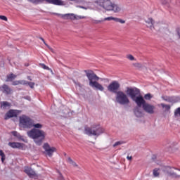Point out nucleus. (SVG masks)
Here are the masks:
<instances>
[{
    "label": "nucleus",
    "mask_w": 180,
    "mask_h": 180,
    "mask_svg": "<svg viewBox=\"0 0 180 180\" xmlns=\"http://www.w3.org/2000/svg\"><path fill=\"white\" fill-rule=\"evenodd\" d=\"M0 19L1 20H4L5 22H8V18H6L5 15H0Z\"/></svg>",
    "instance_id": "37"
},
{
    "label": "nucleus",
    "mask_w": 180,
    "mask_h": 180,
    "mask_svg": "<svg viewBox=\"0 0 180 180\" xmlns=\"http://www.w3.org/2000/svg\"><path fill=\"white\" fill-rule=\"evenodd\" d=\"M8 146L11 148H18L19 150L23 148V143L19 142H9Z\"/></svg>",
    "instance_id": "17"
},
{
    "label": "nucleus",
    "mask_w": 180,
    "mask_h": 180,
    "mask_svg": "<svg viewBox=\"0 0 180 180\" xmlns=\"http://www.w3.org/2000/svg\"><path fill=\"white\" fill-rule=\"evenodd\" d=\"M12 85L16 86V85H20V80H15L12 82Z\"/></svg>",
    "instance_id": "32"
},
{
    "label": "nucleus",
    "mask_w": 180,
    "mask_h": 180,
    "mask_svg": "<svg viewBox=\"0 0 180 180\" xmlns=\"http://www.w3.org/2000/svg\"><path fill=\"white\" fill-rule=\"evenodd\" d=\"M1 161H2V162H4V161H5V157H1Z\"/></svg>",
    "instance_id": "49"
},
{
    "label": "nucleus",
    "mask_w": 180,
    "mask_h": 180,
    "mask_svg": "<svg viewBox=\"0 0 180 180\" xmlns=\"http://www.w3.org/2000/svg\"><path fill=\"white\" fill-rule=\"evenodd\" d=\"M169 169H171V167H168V166H165L163 167H162V170L163 171V172H166L167 174H168V171H169Z\"/></svg>",
    "instance_id": "28"
},
{
    "label": "nucleus",
    "mask_w": 180,
    "mask_h": 180,
    "mask_svg": "<svg viewBox=\"0 0 180 180\" xmlns=\"http://www.w3.org/2000/svg\"><path fill=\"white\" fill-rule=\"evenodd\" d=\"M134 113L136 117H143V112L140 110L139 107H136L134 110Z\"/></svg>",
    "instance_id": "18"
},
{
    "label": "nucleus",
    "mask_w": 180,
    "mask_h": 180,
    "mask_svg": "<svg viewBox=\"0 0 180 180\" xmlns=\"http://www.w3.org/2000/svg\"><path fill=\"white\" fill-rule=\"evenodd\" d=\"M60 16L62 19H71V20H75V19H84V18H85L82 16L75 15L74 13L63 14L60 15Z\"/></svg>",
    "instance_id": "12"
},
{
    "label": "nucleus",
    "mask_w": 180,
    "mask_h": 180,
    "mask_svg": "<svg viewBox=\"0 0 180 180\" xmlns=\"http://www.w3.org/2000/svg\"><path fill=\"white\" fill-rule=\"evenodd\" d=\"M116 101L120 105H129L130 103V99H129V97L127 96V94L122 91H119L117 92L116 97H115Z\"/></svg>",
    "instance_id": "7"
},
{
    "label": "nucleus",
    "mask_w": 180,
    "mask_h": 180,
    "mask_svg": "<svg viewBox=\"0 0 180 180\" xmlns=\"http://www.w3.org/2000/svg\"><path fill=\"white\" fill-rule=\"evenodd\" d=\"M1 90L5 95H12L13 94V90L8 84H3Z\"/></svg>",
    "instance_id": "13"
},
{
    "label": "nucleus",
    "mask_w": 180,
    "mask_h": 180,
    "mask_svg": "<svg viewBox=\"0 0 180 180\" xmlns=\"http://www.w3.org/2000/svg\"><path fill=\"white\" fill-rule=\"evenodd\" d=\"M58 174H59L58 179L64 180V177L63 176V174H61V173L60 172H58Z\"/></svg>",
    "instance_id": "41"
},
{
    "label": "nucleus",
    "mask_w": 180,
    "mask_h": 180,
    "mask_svg": "<svg viewBox=\"0 0 180 180\" xmlns=\"http://www.w3.org/2000/svg\"><path fill=\"white\" fill-rule=\"evenodd\" d=\"M127 58H128V60H130L131 61L134 60V57L133 55H127Z\"/></svg>",
    "instance_id": "36"
},
{
    "label": "nucleus",
    "mask_w": 180,
    "mask_h": 180,
    "mask_svg": "<svg viewBox=\"0 0 180 180\" xmlns=\"http://www.w3.org/2000/svg\"><path fill=\"white\" fill-rule=\"evenodd\" d=\"M11 103L8 101L1 102V108L5 109V108H10Z\"/></svg>",
    "instance_id": "21"
},
{
    "label": "nucleus",
    "mask_w": 180,
    "mask_h": 180,
    "mask_svg": "<svg viewBox=\"0 0 180 180\" xmlns=\"http://www.w3.org/2000/svg\"><path fill=\"white\" fill-rule=\"evenodd\" d=\"M24 172H25V174H27V175H28L30 178H34V176H37V174H36L34 170L29 167L25 168Z\"/></svg>",
    "instance_id": "14"
},
{
    "label": "nucleus",
    "mask_w": 180,
    "mask_h": 180,
    "mask_svg": "<svg viewBox=\"0 0 180 180\" xmlns=\"http://www.w3.org/2000/svg\"><path fill=\"white\" fill-rule=\"evenodd\" d=\"M134 66L136 68H143V65L141 63H134Z\"/></svg>",
    "instance_id": "31"
},
{
    "label": "nucleus",
    "mask_w": 180,
    "mask_h": 180,
    "mask_svg": "<svg viewBox=\"0 0 180 180\" xmlns=\"http://www.w3.org/2000/svg\"><path fill=\"white\" fill-rule=\"evenodd\" d=\"M176 115H180V107L178 108L177 109H176V110L174 112V116H176Z\"/></svg>",
    "instance_id": "38"
},
{
    "label": "nucleus",
    "mask_w": 180,
    "mask_h": 180,
    "mask_svg": "<svg viewBox=\"0 0 180 180\" xmlns=\"http://www.w3.org/2000/svg\"><path fill=\"white\" fill-rule=\"evenodd\" d=\"M103 20V21H105V20H108V21L113 20V17L112 16L107 17V18H105Z\"/></svg>",
    "instance_id": "39"
},
{
    "label": "nucleus",
    "mask_w": 180,
    "mask_h": 180,
    "mask_svg": "<svg viewBox=\"0 0 180 180\" xmlns=\"http://www.w3.org/2000/svg\"><path fill=\"white\" fill-rule=\"evenodd\" d=\"M142 108L143 110L146 112V113H149V115H153L154 113V109H155V106L148 103L147 102Z\"/></svg>",
    "instance_id": "11"
},
{
    "label": "nucleus",
    "mask_w": 180,
    "mask_h": 180,
    "mask_svg": "<svg viewBox=\"0 0 180 180\" xmlns=\"http://www.w3.org/2000/svg\"><path fill=\"white\" fill-rule=\"evenodd\" d=\"M146 23L148 24V27H150V29L154 27V20H153V18H149L146 20Z\"/></svg>",
    "instance_id": "20"
},
{
    "label": "nucleus",
    "mask_w": 180,
    "mask_h": 180,
    "mask_svg": "<svg viewBox=\"0 0 180 180\" xmlns=\"http://www.w3.org/2000/svg\"><path fill=\"white\" fill-rule=\"evenodd\" d=\"M28 82L26 80H20V85H27Z\"/></svg>",
    "instance_id": "35"
},
{
    "label": "nucleus",
    "mask_w": 180,
    "mask_h": 180,
    "mask_svg": "<svg viewBox=\"0 0 180 180\" xmlns=\"http://www.w3.org/2000/svg\"><path fill=\"white\" fill-rule=\"evenodd\" d=\"M101 81H106L107 82H109L108 79H101Z\"/></svg>",
    "instance_id": "47"
},
{
    "label": "nucleus",
    "mask_w": 180,
    "mask_h": 180,
    "mask_svg": "<svg viewBox=\"0 0 180 180\" xmlns=\"http://www.w3.org/2000/svg\"><path fill=\"white\" fill-rule=\"evenodd\" d=\"M151 98H153V96H151V94L150 93L145 94L144 96V99H146V101H151Z\"/></svg>",
    "instance_id": "26"
},
{
    "label": "nucleus",
    "mask_w": 180,
    "mask_h": 180,
    "mask_svg": "<svg viewBox=\"0 0 180 180\" xmlns=\"http://www.w3.org/2000/svg\"><path fill=\"white\" fill-rule=\"evenodd\" d=\"M124 141H117L115 143V144L112 145V147H117V146H122V144H124Z\"/></svg>",
    "instance_id": "27"
},
{
    "label": "nucleus",
    "mask_w": 180,
    "mask_h": 180,
    "mask_svg": "<svg viewBox=\"0 0 180 180\" xmlns=\"http://www.w3.org/2000/svg\"><path fill=\"white\" fill-rule=\"evenodd\" d=\"M32 4H35V5H39V4H43L45 2L46 4H51V5H56L58 6H63L64 5V1L63 0H27Z\"/></svg>",
    "instance_id": "8"
},
{
    "label": "nucleus",
    "mask_w": 180,
    "mask_h": 180,
    "mask_svg": "<svg viewBox=\"0 0 180 180\" xmlns=\"http://www.w3.org/2000/svg\"><path fill=\"white\" fill-rule=\"evenodd\" d=\"M11 134H13V136H14V137H17V139L22 140V136L18 131H11Z\"/></svg>",
    "instance_id": "23"
},
{
    "label": "nucleus",
    "mask_w": 180,
    "mask_h": 180,
    "mask_svg": "<svg viewBox=\"0 0 180 180\" xmlns=\"http://www.w3.org/2000/svg\"><path fill=\"white\" fill-rule=\"evenodd\" d=\"M30 81H32V79H30Z\"/></svg>",
    "instance_id": "51"
},
{
    "label": "nucleus",
    "mask_w": 180,
    "mask_h": 180,
    "mask_svg": "<svg viewBox=\"0 0 180 180\" xmlns=\"http://www.w3.org/2000/svg\"><path fill=\"white\" fill-rule=\"evenodd\" d=\"M156 158H157V156L155 155H153V156H152V160L154 161L155 160H156Z\"/></svg>",
    "instance_id": "45"
},
{
    "label": "nucleus",
    "mask_w": 180,
    "mask_h": 180,
    "mask_svg": "<svg viewBox=\"0 0 180 180\" xmlns=\"http://www.w3.org/2000/svg\"><path fill=\"white\" fill-rule=\"evenodd\" d=\"M105 132V129L101 127L99 124H93L91 127H86L84 128V133L87 136H96L98 137L101 134Z\"/></svg>",
    "instance_id": "4"
},
{
    "label": "nucleus",
    "mask_w": 180,
    "mask_h": 180,
    "mask_svg": "<svg viewBox=\"0 0 180 180\" xmlns=\"http://www.w3.org/2000/svg\"><path fill=\"white\" fill-rule=\"evenodd\" d=\"M172 175L174 176V178H180V176H178L177 174H176V173H173L172 174Z\"/></svg>",
    "instance_id": "43"
},
{
    "label": "nucleus",
    "mask_w": 180,
    "mask_h": 180,
    "mask_svg": "<svg viewBox=\"0 0 180 180\" xmlns=\"http://www.w3.org/2000/svg\"><path fill=\"white\" fill-rule=\"evenodd\" d=\"M120 88V84L117 81H112L107 87L109 92L117 94V91Z\"/></svg>",
    "instance_id": "9"
},
{
    "label": "nucleus",
    "mask_w": 180,
    "mask_h": 180,
    "mask_svg": "<svg viewBox=\"0 0 180 180\" xmlns=\"http://www.w3.org/2000/svg\"><path fill=\"white\" fill-rule=\"evenodd\" d=\"M165 101L172 103H176V102H178V98L175 96L167 97V98H165Z\"/></svg>",
    "instance_id": "19"
},
{
    "label": "nucleus",
    "mask_w": 180,
    "mask_h": 180,
    "mask_svg": "<svg viewBox=\"0 0 180 180\" xmlns=\"http://www.w3.org/2000/svg\"><path fill=\"white\" fill-rule=\"evenodd\" d=\"M92 23H94V25H98L99 23H102V22H103V20H91Z\"/></svg>",
    "instance_id": "30"
},
{
    "label": "nucleus",
    "mask_w": 180,
    "mask_h": 180,
    "mask_svg": "<svg viewBox=\"0 0 180 180\" xmlns=\"http://www.w3.org/2000/svg\"><path fill=\"white\" fill-rule=\"evenodd\" d=\"M153 176L155 178L160 176V169L155 168L153 169Z\"/></svg>",
    "instance_id": "24"
},
{
    "label": "nucleus",
    "mask_w": 180,
    "mask_h": 180,
    "mask_svg": "<svg viewBox=\"0 0 180 180\" xmlns=\"http://www.w3.org/2000/svg\"><path fill=\"white\" fill-rule=\"evenodd\" d=\"M15 78H16V75H13V73H11L7 76L8 81H9V79H15Z\"/></svg>",
    "instance_id": "29"
},
{
    "label": "nucleus",
    "mask_w": 180,
    "mask_h": 180,
    "mask_svg": "<svg viewBox=\"0 0 180 180\" xmlns=\"http://www.w3.org/2000/svg\"><path fill=\"white\" fill-rule=\"evenodd\" d=\"M79 8H81L82 9H86V7L82 6H79Z\"/></svg>",
    "instance_id": "48"
},
{
    "label": "nucleus",
    "mask_w": 180,
    "mask_h": 180,
    "mask_svg": "<svg viewBox=\"0 0 180 180\" xmlns=\"http://www.w3.org/2000/svg\"><path fill=\"white\" fill-rule=\"evenodd\" d=\"M122 11V7L116 4L112 3L111 4V9L110 10V12H114V13H119Z\"/></svg>",
    "instance_id": "16"
},
{
    "label": "nucleus",
    "mask_w": 180,
    "mask_h": 180,
    "mask_svg": "<svg viewBox=\"0 0 180 180\" xmlns=\"http://www.w3.org/2000/svg\"><path fill=\"white\" fill-rule=\"evenodd\" d=\"M27 85L30 86V88L33 89L34 88L35 84H34V82H28Z\"/></svg>",
    "instance_id": "33"
},
{
    "label": "nucleus",
    "mask_w": 180,
    "mask_h": 180,
    "mask_svg": "<svg viewBox=\"0 0 180 180\" xmlns=\"http://www.w3.org/2000/svg\"><path fill=\"white\" fill-rule=\"evenodd\" d=\"M67 162H68L69 164H71V165H72L73 167H76L78 168V165H77V163L74 162V160H72L71 158H68Z\"/></svg>",
    "instance_id": "22"
},
{
    "label": "nucleus",
    "mask_w": 180,
    "mask_h": 180,
    "mask_svg": "<svg viewBox=\"0 0 180 180\" xmlns=\"http://www.w3.org/2000/svg\"><path fill=\"white\" fill-rule=\"evenodd\" d=\"M41 67L44 70H50V68H49V66H46L45 64H41Z\"/></svg>",
    "instance_id": "40"
},
{
    "label": "nucleus",
    "mask_w": 180,
    "mask_h": 180,
    "mask_svg": "<svg viewBox=\"0 0 180 180\" xmlns=\"http://www.w3.org/2000/svg\"><path fill=\"white\" fill-rule=\"evenodd\" d=\"M140 94V89L136 87H127V94L136 103L138 108H143L146 101Z\"/></svg>",
    "instance_id": "2"
},
{
    "label": "nucleus",
    "mask_w": 180,
    "mask_h": 180,
    "mask_svg": "<svg viewBox=\"0 0 180 180\" xmlns=\"http://www.w3.org/2000/svg\"><path fill=\"white\" fill-rule=\"evenodd\" d=\"M0 157H5V153L2 150H0Z\"/></svg>",
    "instance_id": "42"
},
{
    "label": "nucleus",
    "mask_w": 180,
    "mask_h": 180,
    "mask_svg": "<svg viewBox=\"0 0 180 180\" xmlns=\"http://www.w3.org/2000/svg\"><path fill=\"white\" fill-rule=\"evenodd\" d=\"M127 158L129 161H131L132 157L131 156H127Z\"/></svg>",
    "instance_id": "46"
},
{
    "label": "nucleus",
    "mask_w": 180,
    "mask_h": 180,
    "mask_svg": "<svg viewBox=\"0 0 180 180\" xmlns=\"http://www.w3.org/2000/svg\"><path fill=\"white\" fill-rule=\"evenodd\" d=\"M18 114L15 110H10L6 113L4 119L5 120H8V119H11V117H16Z\"/></svg>",
    "instance_id": "15"
},
{
    "label": "nucleus",
    "mask_w": 180,
    "mask_h": 180,
    "mask_svg": "<svg viewBox=\"0 0 180 180\" xmlns=\"http://www.w3.org/2000/svg\"><path fill=\"white\" fill-rule=\"evenodd\" d=\"M20 127L22 129H32L33 127V120L26 115L20 117Z\"/></svg>",
    "instance_id": "5"
},
{
    "label": "nucleus",
    "mask_w": 180,
    "mask_h": 180,
    "mask_svg": "<svg viewBox=\"0 0 180 180\" xmlns=\"http://www.w3.org/2000/svg\"><path fill=\"white\" fill-rule=\"evenodd\" d=\"M63 154H64L65 157L67 156V153H64Z\"/></svg>",
    "instance_id": "50"
},
{
    "label": "nucleus",
    "mask_w": 180,
    "mask_h": 180,
    "mask_svg": "<svg viewBox=\"0 0 180 180\" xmlns=\"http://www.w3.org/2000/svg\"><path fill=\"white\" fill-rule=\"evenodd\" d=\"M43 148L46 155H49L50 158L53 157V154L57 151V148H56V147H51L49 143H45L43 146Z\"/></svg>",
    "instance_id": "10"
},
{
    "label": "nucleus",
    "mask_w": 180,
    "mask_h": 180,
    "mask_svg": "<svg viewBox=\"0 0 180 180\" xmlns=\"http://www.w3.org/2000/svg\"><path fill=\"white\" fill-rule=\"evenodd\" d=\"M84 72L86 73V76L89 79V85L93 89H96V91H101V92H103L105 91V87L101 83L98 82L101 78L94 72L92 70H84Z\"/></svg>",
    "instance_id": "3"
},
{
    "label": "nucleus",
    "mask_w": 180,
    "mask_h": 180,
    "mask_svg": "<svg viewBox=\"0 0 180 180\" xmlns=\"http://www.w3.org/2000/svg\"><path fill=\"white\" fill-rule=\"evenodd\" d=\"M43 42L44 43L45 46H47V47H49V45H47V44H46V41H44V39H43L42 37L40 38Z\"/></svg>",
    "instance_id": "44"
},
{
    "label": "nucleus",
    "mask_w": 180,
    "mask_h": 180,
    "mask_svg": "<svg viewBox=\"0 0 180 180\" xmlns=\"http://www.w3.org/2000/svg\"><path fill=\"white\" fill-rule=\"evenodd\" d=\"M115 20V22H118L119 23H126V21H124V20H122L120 18H114L113 17V20Z\"/></svg>",
    "instance_id": "25"
},
{
    "label": "nucleus",
    "mask_w": 180,
    "mask_h": 180,
    "mask_svg": "<svg viewBox=\"0 0 180 180\" xmlns=\"http://www.w3.org/2000/svg\"><path fill=\"white\" fill-rule=\"evenodd\" d=\"M162 108H165L166 110H169V109H171V105L162 104Z\"/></svg>",
    "instance_id": "34"
},
{
    "label": "nucleus",
    "mask_w": 180,
    "mask_h": 180,
    "mask_svg": "<svg viewBox=\"0 0 180 180\" xmlns=\"http://www.w3.org/2000/svg\"><path fill=\"white\" fill-rule=\"evenodd\" d=\"M32 127L34 128L28 131L27 134L30 139H32L34 140V143H36L37 146H41L43 140L46 139V132L38 129H41L43 125L39 123L34 124V121H32Z\"/></svg>",
    "instance_id": "1"
},
{
    "label": "nucleus",
    "mask_w": 180,
    "mask_h": 180,
    "mask_svg": "<svg viewBox=\"0 0 180 180\" xmlns=\"http://www.w3.org/2000/svg\"><path fill=\"white\" fill-rule=\"evenodd\" d=\"M112 1L110 0H98L94 4L96 8H101L108 12H110L112 8Z\"/></svg>",
    "instance_id": "6"
}]
</instances>
